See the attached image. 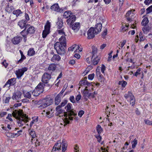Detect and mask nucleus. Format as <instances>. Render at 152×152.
Masks as SVG:
<instances>
[{"mask_svg": "<svg viewBox=\"0 0 152 152\" xmlns=\"http://www.w3.org/2000/svg\"><path fill=\"white\" fill-rule=\"evenodd\" d=\"M102 74H101L99 70H98L97 69H96V75L97 77H98V76H100Z\"/></svg>", "mask_w": 152, "mask_h": 152, "instance_id": "obj_64", "label": "nucleus"}, {"mask_svg": "<svg viewBox=\"0 0 152 152\" xmlns=\"http://www.w3.org/2000/svg\"><path fill=\"white\" fill-rule=\"evenodd\" d=\"M94 75H95L94 73L89 75L88 76V79L90 80H93L94 77Z\"/></svg>", "mask_w": 152, "mask_h": 152, "instance_id": "obj_58", "label": "nucleus"}, {"mask_svg": "<svg viewBox=\"0 0 152 152\" xmlns=\"http://www.w3.org/2000/svg\"><path fill=\"white\" fill-rule=\"evenodd\" d=\"M84 113V111L83 110H81L78 113V115L80 117H81Z\"/></svg>", "mask_w": 152, "mask_h": 152, "instance_id": "obj_62", "label": "nucleus"}, {"mask_svg": "<svg viewBox=\"0 0 152 152\" xmlns=\"http://www.w3.org/2000/svg\"><path fill=\"white\" fill-rule=\"evenodd\" d=\"M50 23L49 22L48 20L46 23V24L45 25V26L44 30L48 31H50Z\"/></svg>", "mask_w": 152, "mask_h": 152, "instance_id": "obj_33", "label": "nucleus"}, {"mask_svg": "<svg viewBox=\"0 0 152 152\" xmlns=\"http://www.w3.org/2000/svg\"><path fill=\"white\" fill-rule=\"evenodd\" d=\"M22 12L20 10L18 9L16 10H14L13 12V14L15 15L16 17L19 16L20 14H22Z\"/></svg>", "mask_w": 152, "mask_h": 152, "instance_id": "obj_32", "label": "nucleus"}, {"mask_svg": "<svg viewBox=\"0 0 152 152\" xmlns=\"http://www.w3.org/2000/svg\"><path fill=\"white\" fill-rule=\"evenodd\" d=\"M152 2V0H145L144 2V3L146 5H148Z\"/></svg>", "mask_w": 152, "mask_h": 152, "instance_id": "obj_63", "label": "nucleus"}, {"mask_svg": "<svg viewBox=\"0 0 152 152\" xmlns=\"http://www.w3.org/2000/svg\"><path fill=\"white\" fill-rule=\"evenodd\" d=\"M21 103L15 104L12 107H10V109L12 111V116L18 119V125L22 126L26 123L28 122V118L25 114H23V110L18 111L16 109L18 106H21Z\"/></svg>", "mask_w": 152, "mask_h": 152, "instance_id": "obj_1", "label": "nucleus"}, {"mask_svg": "<svg viewBox=\"0 0 152 152\" xmlns=\"http://www.w3.org/2000/svg\"><path fill=\"white\" fill-rule=\"evenodd\" d=\"M16 78H13L10 79V86L14 85L16 83Z\"/></svg>", "mask_w": 152, "mask_h": 152, "instance_id": "obj_41", "label": "nucleus"}, {"mask_svg": "<svg viewBox=\"0 0 152 152\" xmlns=\"http://www.w3.org/2000/svg\"><path fill=\"white\" fill-rule=\"evenodd\" d=\"M137 140L135 138L134 140L132 142V147L133 148H134L137 144Z\"/></svg>", "mask_w": 152, "mask_h": 152, "instance_id": "obj_40", "label": "nucleus"}, {"mask_svg": "<svg viewBox=\"0 0 152 152\" xmlns=\"http://www.w3.org/2000/svg\"><path fill=\"white\" fill-rule=\"evenodd\" d=\"M46 84L40 82L36 87L35 88L36 89L42 91V92L44 91V88L45 86H46Z\"/></svg>", "mask_w": 152, "mask_h": 152, "instance_id": "obj_16", "label": "nucleus"}, {"mask_svg": "<svg viewBox=\"0 0 152 152\" xmlns=\"http://www.w3.org/2000/svg\"><path fill=\"white\" fill-rule=\"evenodd\" d=\"M139 36L140 38V41H143L144 40V36L142 32L140 33Z\"/></svg>", "mask_w": 152, "mask_h": 152, "instance_id": "obj_55", "label": "nucleus"}, {"mask_svg": "<svg viewBox=\"0 0 152 152\" xmlns=\"http://www.w3.org/2000/svg\"><path fill=\"white\" fill-rule=\"evenodd\" d=\"M144 121L146 124L148 125H152V121H150L148 119H145Z\"/></svg>", "mask_w": 152, "mask_h": 152, "instance_id": "obj_53", "label": "nucleus"}, {"mask_svg": "<svg viewBox=\"0 0 152 152\" xmlns=\"http://www.w3.org/2000/svg\"><path fill=\"white\" fill-rule=\"evenodd\" d=\"M64 28H62L61 29L57 30V32L58 33V34H60L62 35L65 34V33L64 32Z\"/></svg>", "mask_w": 152, "mask_h": 152, "instance_id": "obj_45", "label": "nucleus"}, {"mask_svg": "<svg viewBox=\"0 0 152 152\" xmlns=\"http://www.w3.org/2000/svg\"><path fill=\"white\" fill-rule=\"evenodd\" d=\"M56 65L55 64L52 63L50 64L48 68V70L49 71V73L51 72L52 74L53 72L56 70Z\"/></svg>", "mask_w": 152, "mask_h": 152, "instance_id": "obj_15", "label": "nucleus"}, {"mask_svg": "<svg viewBox=\"0 0 152 152\" xmlns=\"http://www.w3.org/2000/svg\"><path fill=\"white\" fill-rule=\"evenodd\" d=\"M67 100H64V101L62 102L60 105H58V106H60V107L61 108V107L64 106L67 103Z\"/></svg>", "mask_w": 152, "mask_h": 152, "instance_id": "obj_49", "label": "nucleus"}, {"mask_svg": "<svg viewBox=\"0 0 152 152\" xmlns=\"http://www.w3.org/2000/svg\"><path fill=\"white\" fill-rule=\"evenodd\" d=\"M87 83V81L86 80H82L80 81L79 84L80 86H82L86 85V83Z\"/></svg>", "mask_w": 152, "mask_h": 152, "instance_id": "obj_43", "label": "nucleus"}, {"mask_svg": "<svg viewBox=\"0 0 152 152\" xmlns=\"http://www.w3.org/2000/svg\"><path fill=\"white\" fill-rule=\"evenodd\" d=\"M76 17L74 15H71V16H70L68 19H67L66 22H67V25L70 26H72L73 23L76 20Z\"/></svg>", "mask_w": 152, "mask_h": 152, "instance_id": "obj_10", "label": "nucleus"}, {"mask_svg": "<svg viewBox=\"0 0 152 152\" xmlns=\"http://www.w3.org/2000/svg\"><path fill=\"white\" fill-rule=\"evenodd\" d=\"M148 18L147 17H145L142 20L141 24L142 26H145L148 23Z\"/></svg>", "mask_w": 152, "mask_h": 152, "instance_id": "obj_29", "label": "nucleus"}, {"mask_svg": "<svg viewBox=\"0 0 152 152\" xmlns=\"http://www.w3.org/2000/svg\"><path fill=\"white\" fill-rule=\"evenodd\" d=\"M19 52L21 56V58L19 60L17 61V64L22 63L23 60L26 58V57L23 55V52L21 50H20Z\"/></svg>", "mask_w": 152, "mask_h": 152, "instance_id": "obj_26", "label": "nucleus"}, {"mask_svg": "<svg viewBox=\"0 0 152 152\" xmlns=\"http://www.w3.org/2000/svg\"><path fill=\"white\" fill-rule=\"evenodd\" d=\"M72 104L70 103H68L67 106L65 107V108L66 107V111L67 112L65 113L64 115L66 118L64 119V126L65 127L66 124H69L70 121H72L73 120V118L71 116L74 115L75 116L76 114L74 112L71 110V106Z\"/></svg>", "mask_w": 152, "mask_h": 152, "instance_id": "obj_3", "label": "nucleus"}, {"mask_svg": "<svg viewBox=\"0 0 152 152\" xmlns=\"http://www.w3.org/2000/svg\"><path fill=\"white\" fill-rule=\"evenodd\" d=\"M67 146L66 141L65 140H63L62 142H60L59 143H56L53 147L52 151H55L56 150L58 151L60 150L62 147V152H64L66 150Z\"/></svg>", "mask_w": 152, "mask_h": 152, "instance_id": "obj_5", "label": "nucleus"}, {"mask_svg": "<svg viewBox=\"0 0 152 152\" xmlns=\"http://www.w3.org/2000/svg\"><path fill=\"white\" fill-rule=\"evenodd\" d=\"M2 128L4 130H5L6 132H5L6 135L8 137H10V133L9 132V130H7V128L6 127L3 126L2 127Z\"/></svg>", "mask_w": 152, "mask_h": 152, "instance_id": "obj_46", "label": "nucleus"}, {"mask_svg": "<svg viewBox=\"0 0 152 152\" xmlns=\"http://www.w3.org/2000/svg\"><path fill=\"white\" fill-rule=\"evenodd\" d=\"M106 67L103 64H102L101 66V72L102 73H104V71L105 70Z\"/></svg>", "mask_w": 152, "mask_h": 152, "instance_id": "obj_57", "label": "nucleus"}, {"mask_svg": "<svg viewBox=\"0 0 152 152\" xmlns=\"http://www.w3.org/2000/svg\"><path fill=\"white\" fill-rule=\"evenodd\" d=\"M95 31L94 29V27L90 28L87 31L88 38V39H91L94 38L95 37V34H95Z\"/></svg>", "mask_w": 152, "mask_h": 152, "instance_id": "obj_7", "label": "nucleus"}, {"mask_svg": "<svg viewBox=\"0 0 152 152\" xmlns=\"http://www.w3.org/2000/svg\"><path fill=\"white\" fill-rule=\"evenodd\" d=\"M35 53V51L33 48H30L28 51L27 55L29 56H31L34 55Z\"/></svg>", "mask_w": 152, "mask_h": 152, "instance_id": "obj_28", "label": "nucleus"}, {"mask_svg": "<svg viewBox=\"0 0 152 152\" xmlns=\"http://www.w3.org/2000/svg\"><path fill=\"white\" fill-rule=\"evenodd\" d=\"M81 97V96L80 94L77 95L75 97V99L77 102H78L80 100Z\"/></svg>", "mask_w": 152, "mask_h": 152, "instance_id": "obj_56", "label": "nucleus"}, {"mask_svg": "<svg viewBox=\"0 0 152 152\" xmlns=\"http://www.w3.org/2000/svg\"><path fill=\"white\" fill-rule=\"evenodd\" d=\"M50 9L53 11L57 12H60V9L58 4H54L52 6L50 7Z\"/></svg>", "mask_w": 152, "mask_h": 152, "instance_id": "obj_22", "label": "nucleus"}, {"mask_svg": "<svg viewBox=\"0 0 152 152\" xmlns=\"http://www.w3.org/2000/svg\"><path fill=\"white\" fill-rule=\"evenodd\" d=\"M27 31L29 34H33L34 33V28L32 26H31L28 28Z\"/></svg>", "mask_w": 152, "mask_h": 152, "instance_id": "obj_30", "label": "nucleus"}, {"mask_svg": "<svg viewBox=\"0 0 152 152\" xmlns=\"http://www.w3.org/2000/svg\"><path fill=\"white\" fill-rule=\"evenodd\" d=\"M59 41L60 42H56L54 44V48L58 54L64 55L66 51L64 47L66 46V38L64 36H62L59 39Z\"/></svg>", "mask_w": 152, "mask_h": 152, "instance_id": "obj_2", "label": "nucleus"}, {"mask_svg": "<svg viewBox=\"0 0 152 152\" xmlns=\"http://www.w3.org/2000/svg\"><path fill=\"white\" fill-rule=\"evenodd\" d=\"M128 27L127 26H123L121 27L122 28V31L123 32H124L125 31H126V30L128 29Z\"/></svg>", "mask_w": 152, "mask_h": 152, "instance_id": "obj_50", "label": "nucleus"}, {"mask_svg": "<svg viewBox=\"0 0 152 152\" xmlns=\"http://www.w3.org/2000/svg\"><path fill=\"white\" fill-rule=\"evenodd\" d=\"M37 118H36L35 120H33L31 122L30 124V127L31 128L33 124H34V122H37L38 121Z\"/></svg>", "mask_w": 152, "mask_h": 152, "instance_id": "obj_54", "label": "nucleus"}, {"mask_svg": "<svg viewBox=\"0 0 152 152\" xmlns=\"http://www.w3.org/2000/svg\"><path fill=\"white\" fill-rule=\"evenodd\" d=\"M50 31L44 30L42 33V37L43 38H45L47 35L50 33Z\"/></svg>", "mask_w": 152, "mask_h": 152, "instance_id": "obj_35", "label": "nucleus"}, {"mask_svg": "<svg viewBox=\"0 0 152 152\" xmlns=\"http://www.w3.org/2000/svg\"><path fill=\"white\" fill-rule=\"evenodd\" d=\"M94 59L92 60V62L93 65H96L99 63L100 60V58L99 56H96L94 57Z\"/></svg>", "mask_w": 152, "mask_h": 152, "instance_id": "obj_19", "label": "nucleus"}, {"mask_svg": "<svg viewBox=\"0 0 152 152\" xmlns=\"http://www.w3.org/2000/svg\"><path fill=\"white\" fill-rule=\"evenodd\" d=\"M58 21L56 23V28L58 29H61L63 26V22L61 18H58Z\"/></svg>", "mask_w": 152, "mask_h": 152, "instance_id": "obj_17", "label": "nucleus"}, {"mask_svg": "<svg viewBox=\"0 0 152 152\" xmlns=\"http://www.w3.org/2000/svg\"><path fill=\"white\" fill-rule=\"evenodd\" d=\"M69 100H70V102L73 103H75V97L74 96H70L69 98Z\"/></svg>", "mask_w": 152, "mask_h": 152, "instance_id": "obj_52", "label": "nucleus"}, {"mask_svg": "<svg viewBox=\"0 0 152 152\" xmlns=\"http://www.w3.org/2000/svg\"><path fill=\"white\" fill-rule=\"evenodd\" d=\"M92 59L93 58H92V57L90 58L89 57H88L86 58V61L88 64H90L91 62L92 61Z\"/></svg>", "mask_w": 152, "mask_h": 152, "instance_id": "obj_59", "label": "nucleus"}, {"mask_svg": "<svg viewBox=\"0 0 152 152\" xmlns=\"http://www.w3.org/2000/svg\"><path fill=\"white\" fill-rule=\"evenodd\" d=\"M130 104L132 106H133L135 104V99L134 96H132V97L129 99Z\"/></svg>", "mask_w": 152, "mask_h": 152, "instance_id": "obj_36", "label": "nucleus"}, {"mask_svg": "<svg viewBox=\"0 0 152 152\" xmlns=\"http://www.w3.org/2000/svg\"><path fill=\"white\" fill-rule=\"evenodd\" d=\"M127 84V83L125 81H120L119 82L118 84L119 85H121V86L123 88H124Z\"/></svg>", "mask_w": 152, "mask_h": 152, "instance_id": "obj_39", "label": "nucleus"}, {"mask_svg": "<svg viewBox=\"0 0 152 152\" xmlns=\"http://www.w3.org/2000/svg\"><path fill=\"white\" fill-rule=\"evenodd\" d=\"M22 95L21 92L19 91H17L15 92L14 93L12 97V99L13 100L19 101V100L21 99V97Z\"/></svg>", "mask_w": 152, "mask_h": 152, "instance_id": "obj_8", "label": "nucleus"}, {"mask_svg": "<svg viewBox=\"0 0 152 152\" xmlns=\"http://www.w3.org/2000/svg\"><path fill=\"white\" fill-rule=\"evenodd\" d=\"M51 72H45L42 76L41 81L46 84V86L51 88L54 83L51 79Z\"/></svg>", "mask_w": 152, "mask_h": 152, "instance_id": "obj_4", "label": "nucleus"}, {"mask_svg": "<svg viewBox=\"0 0 152 152\" xmlns=\"http://www.w3.org/2000/svg\"><path fill=\"white\" fill-rule=\"evenodd\" d=\"M61 57L58 54H54L51 58V61L52 62L55 61H59L60 60Z\"/></svg>", "mask_w": 152, "mask_h": 152, "instance_id": "obj_23", "label": "nucleus"}, {"mask_svg": "<svg viewBox=\"0 0 152 152\" xmlns=\"http://www.w3.org/2000/svg\"><path fill=\"white\" fill-rule=\"evenodd\" d=\"M98 80L100 82H102L104 80V77L102 75L97 77Z\"/></svg>", "mask_w": 152, "mask_h": 152, "instance_id": "obj_51", "label": "nucleus"}, {"mask_svg": "<svg viewBox=\"0 0 152 152\" xmlns=\"http://www.w3.org/2000/svg\"><path fill=\"white\" fill-rule=\"evenodd\" d=\"M73 15V13L72 12H71L70 11L68 10L64 12L63 16L65 18H67Z\"/></svg>", "mask_w": 152, "mask_h": 152, "instance_id": "obj_21", "label": "nucleus"}, {"mask_svg": "<svg viewBox=\"0 0 152 152\" xmlns=\"http://www.w3.org/2000/svg\"><path fill=\"white\" fill-rule=\"evenodd\" d=\"M29 130V134L31 136L32 139L35 138L36 137V134L35 132L33 130V129H31L30 131V129ZM32 140L33 139H32L31 140Z\"/></svg>", "mask_w": 152, "mask_h": 152, "instance_id": "obj_34", "label": "nucleus"}, {"mask_svg": "<svg viewBox=\"0 0 152 152\" xmlns=\"http://www.w3.org/2000/svg\"><path fill=\"white\" fill-rule=\"evenodd\" d=\"M107 28H105L104 29V30L103 31V32L102 33V37L103 38H104L105 37V36L107 35Z\"/></svg>", "mask_w": 152, "mask_h": 152, "instance_id": "obj_48", "label": "nucleus"}, {"mask_svg": "<svg viewBox=\"0 0 152 152\" xmlns=\"http://www.w3.org/2000/svg\"><path fill=\"white\" fill-rule=\"evenodd\" d=\"M95 137L97 138L98 142H100L102 140V137L100 134H99L98 135H96Z\"/></svg>", "mask_w": 152, "mask_h": 152, "instance_id": "obj_61", "label": "nucleus"}, {"mask_svg": "<svg viewBox=\"0 0 152 152\" xmlns=\"http://www.w3.org/2000/svg\"><path fill=\"white\" fill-rule=\"evenodd\" d=\"M22 37L20 36H17L12 39L11 41L13 44L16 45L19 44L22 40Z\"/></svg>", "mask_w": 152, "mask_h": 152, "instance_id": "obj_11", "label": "nucleus"}, {"mask_svg": "<svg viewBox=\"0 0 152 152\" xmlns=\"http://www.w3.org/2000/svg\"><path fill=\"white\" fill-rule=\"evenodd\" d=\"M11 134V137L13 138L14 137H17L18 136H19L20 135V134L18 133H10Z\"/></svg>", "mask_w": 152, "mask_h": 152, "instance_id": "obj_44", "label": "nucleus"}, {"mask_svg": "<svg viewBox=\"0 0 152 152\" xmlns=\"http://www.w3.org/2000/svg\"><path fill=\"white\" fill-rule=\"evenodd\" d=\"M27 21L25 20H22L18 23V24L21 28H28L29 25L26 24Z\"/></svg>", "mask_w": 152, "mask_h": 152, "instance_id": "obj_12", "label": "nucleus"}, {"mask_svg": "<svg viewBox=\"0 0 152 152\" xmlns=\"http://www.w3.org/2000/svg\"><path fill=\"white\" fill-rule=\"evenodd\" d=\"M92 58H93L94 57L96 56H97L96 53L97 52V49L95 46H93L92 47Z\"/></svg>", "mask_w": 152, "mask_h": 152, "instance_id": "obj_24", "label": "nucleus"}, {"mask_svg": "<svg viewBox=\"0 0 152 152\" xmlns=\"http://www.w3.org/2000/svg\"><path fill=\"white\" fill-rule=\"evenodd\" d=\"M53 102L52 99L48 98L45 100L44 103L40 106V107H42L43 108L46 107L51 104Z\"/></svg>", "mask_w": 152, "mask_h": 152, "instance_id": "obj_9", "label": "nucleus"}, {"mask_svg": "<svg viewBox=\"0 0 152 152\" xmlns=\"http://www.w3.org/2000/svg\"><path fill=\"white\" fill-rule=\"evenodd\" d=\"M146 10L147 14H148L152 12V5L148 7L146 9Z\"/></svg>", "mask_w": 152, "mask_h": 152, "instance_id": "obj_47", "label": "nucleus"}, {"mask_svg": "<svg viewBox=\"0 0 152 152\" xmlns=\"http://www.w3.org/2000/svg\"><path fill=\"white\" fill-rule=\"evenodd\" d=\"M102 27V25L101 23H98L95 26V27L94 28L95 34H98L101 31Z\"/></svg>", "mask_w": 152, "mask_h": 152, "instance_id": "obj_14", "label": "nucleus"}, {"mask_svg": "<svg viewBox=\"0 0 152 152\" xmlns=\"http://www.w3.org/2000/svg\"><path fill=\"white\" fill-rule=\"evenodd\" d=\"M42 91L38 90L36 88L34 89L32 92V94L34 96H37L39 95Z\"/></svg>", "mask_w": 152, "mask_h": 152, "instance_id": "obj_27", "label": "nucleus"}, {"mask_svg": "<svg viewBox=\"0 0 152 152\" xmlns=\"http://www.w3.org/2000/svg\"><path fill=\"white\" fill-rule=\"evenodd\" d=\"M62 95L61 93H59L55 98V104L56 105H58L61 102V97Z\"/></svg>", "mask_w": 152, "mask_h": 152, "instance_id": "obj_18", "label": "nucleus"}, {"mask_svg": "<svg viewBox=\"0 0 152 152\" xmlns=\"http://www.w3.org/2000/svg\"><path fill=\"white\" fill-rule=\"evenodd\" d=\"M28 70L27 68L24 67L15 71V74L18 78L19 79L22 76L24 73Z\"/></svg>", "mask_w": 152, "mask_h": 152, "instance_id": "obj_6", "label": "nucleus"}, {"mask_svg": "<svg viewBox=\"0 0 152 152\" xmlns=\"http://www.w3.org/2000/svg\"><path fill=\"white\" fill-rule=\"evenodd\" d=\"M96 130L99 134H100L103 131L102 128L101 126L99 125H97L96 128Z\"/></svg>", "mask_w": 152, "mask_h": 152, "instance_id": "obj_37", "label": "nucleus"}, {"mask_svg": "<svg viewBox=\"0 0 152 152\" xmlns=\"http://www.w3.org/2000/svg\"><path fill=\"white\" fill-rule=\"evenodd\" d=\"M22 92L25 98L28 99L31 98V95L30 91H27L25 90H23Z\"/></svg>", "mask_w": 152, "mask_h": 152, "instance_id": "obj_20", "label": "nucleus"}, {"mask_svg": "<svg viewBox=\"0 0 152 152\" xmlns=\"http://www.w3.org/2000/svg\"><path fill=\"white\" fill-rule=\"evenodd\" d=\"M77 45H72V47H69L68 48V50L69 51H73L74 50H76V47Z\"/></svg>", "mask_w": 152, "mask_h": 152, "instance_id": "obj_42", "label": "nucleus"}, {"mask_svg": "<svg viewBox=\"0 0 152 152\" xmlns=\"http://www.w3.org/2000/svg\"><path fill=\"white\" fill-rule=\"evenodd\" d=\"M75 32L77 31L80 27V23L76 22L72 24V26H69Z\"/></svg>", "mask_w": 152, "mask_h": 152, "instance_id": "obj_13", "label": "nucleus"}, {"mask_svg": "<svg viewBox=\"0 0 152 152\" xmlns=\"http://www.w3.org/2000/svg\"><path fill=\"white\" fill-rule=\"evenodd\" d=\"M26 28H25L23 31H22L20 32V34L23 37H26V36L29 34L28 32H27V31H26Z\"/></svg>", "mask_w": 152, "mask_h": 152, "instance_id": "obj_38", "label": "nucleus"}, {"mask_svg": "<svg viewBox=\"0 0 152 152\" xmlns=\"http://www.w3.org/2000/svg\"><path fill=\"white\" fill-rule=\"evenodd\" d=\"M132 96H134L132 93L130 91H128L127 94H126L124 95V97L126 99L129 98V99L132 97Z\"/></svg>", "mask_w": 152, "mask_h": 152, "instance_id": "obj_31", "label": "nucleus"}, {"mask_svg": "<svg viewBox=\"0 0 152 152\" xmlns=\"http://www.w3.org/2000/svg\"><path fill=\"white\" fill-rule=\"evenodd\" d=\"M8 87V88L10 87V79H9L5 84L4 85L3 88H5L6 87Z\"/></svg>", "mask_w": 152, "mask_h": 152, "instance_id": "obj_60", "label": "nucleus"}, {"mask_svg": "<svg viewBox=\"0 0 152 152\" xmlns=\"http://www.w3.org/2000/svg\"><path fill=\"white\" fill-rule=\"evenodd\" d=\"M56 115L59 116L60 114L63 113L64 110L61 109L60 106H57L56 108Z\"/></svg>", "mask_w": 152, "mask_h": 152, "instance_id": "obj_25", "label": "nucleus"}]
</instances>
